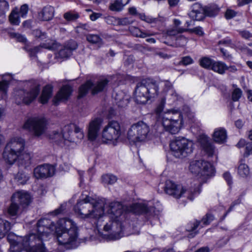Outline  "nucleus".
Instances as JSON below:
<instances>
[{"mask_svg":"<svg viewBox=\"0 0 252 252\" xmlns=\"http://www.w3.org/2000/svg\"><path fill=\"white\" fill-rule=\"evenodd\" d=\"M223 178L227 182L228 185L230 186L232 184V177L229 173L225 172L223 175Z\"/></svg>","mask_w":252,"mask_h":252,"instance_id":"nucleus-51","label":"nucleus"},{"mask_svg":"<svg viewBox=\"0 0 252 252\" xmlns=\"http://www.w3.org/2000/svg\"><path fill=\"white\" fill-rule=\"evenodd\" d=\"M25 141L20 137L12 138L7 144L3 153L4 160L9 164L16 161L30 160L32 156L25 152Z\"/></svg>","mask_w":252,"mask_h":252,"instance_id":"nucleus-3","label":"nucleus"},{"mask_svg":"<svg viewBox=\"0 0 252 252\" xmlns=\"http://www.w3.org/2000/svg\"><path fill=\"white\" fill-rule=\"evenodd\" d=\"M204 9L205 15L210 17L215 16L219 11V8L215 5L206 7Z\"/></svg>","mask_w":252,"mask_h":252,"instance_id":"nucleus-38","label":"nucleus"},{"mask_svg":"<svg viewBox=\"0 0 252 252\" xmlns=\"http://www.w3.org/2000/svg\"><path fill=\"white\" fill-rule=\"evenodd\" d=\"M168 1L171 6H174L179 3L180 0H168Z\"/></svg>","mask_w":252,"mask_h":252,"instance_id":"nucleus-63","label":"nucleus"},{"mask_svg":"<svg viewBox=\"0 0 252 252\" xmlns=\"http://www.w3.org/2000/svg\"><path fill=\"white\" fill-rule=\"evenodd\" d=\"M14 37L19 42H25L27 40L24 36L19 33H14Z\"/></svg>","mask_w":252,"mask_h":252,"instance_id":"nucleus-54","label":"nucleus"},{"mask_svg":"<svg viewBox=\"0 0 252 252\" xmlns=\"http://www.w3.org/2000/svg\"><path fill=\"white\" fill-rule=\"evenodd\" d=\"M65 206H66V204H62L60 207L59 208H57V209H56L53 212V213L55 215H57L58 214H61L63 212V211H64V210L65 209Z\"/></svg>","mask_w":252,"mask_h":252,"instance_id":"nucleus-53","label":"nucleus"},{"mask_svg":"<svg viewBox=\"0 0 252 252\" xmlns=\"http://www.w3.org/2000/svg\"><path fill=\"white\" fill-rule=\"evenodd\" d=\"M241 36L245 39H249L252 36V35L248 31H244L240 32Z\"/></svg>","mask_w":252,"mask_h":252,"instance_id":"nucleus-55","label":"nucleus"},{"mask_svg":"<svg viewBox=\"0 0 252 252\" xmlns=\"http://www.w3.org/2000/svg\"><path fill=\"white\" fill-rule=\"evenodd\" d=\"M165 102L162 100L156 109L157 120L169 133H177L182 127L184 121L181 113L177 110L164 111Z\"/></svg>","mask_w":252,"mask_h":252,"instance_id":"nucleus-2","label":"nucleus"},{"mask_svg":"<svg viewBox=\"0 0 252 252\" xmlns=\"http://www.w3.org/2000/svg\"><path fill=\"white\" fill-rule=\"evenodd\" d=\"M78 14L72 11L67 12L63 15V18L67 21H74L78 18Z\"/></svg>","mask_w":252,"mask_h":252,"instance_id":"nucleus-40","label":"nucleus"},{"mask_svg":"<svg viewBox=\"0 0 252 252\" xmlns=\"http://www.w3.org/2000/svg\"><path fill=\"white\" fill-rule=\"evenodd\" d=\"M107 79H103L96 85H94L91 81H88L85 84L82 85L79 89V97L84 96L89 89H92L93 94H95L102 91L108 83Z\"/></svg>","mask_w":252,"mask_h":252,"instance_id":"nucleus-13","label":"nucleus"},{"mask_svg":"<svg viewBox=\"0 0 252 252\" xmlns=\"http://www.w3.org/2000/svg\"><path fill=\"white\" fill-rule=\"evenodd\" d=\"M101 16V14L99 13H93L90 15V18L92 21H94L100 17Z\"/></svg>","mask_w":252,"mask_h":252,"instance_id":"nucleus-59","label":"nucleus"},{"mask_svg":"<svg viewBox=\"0 0 252 252\" xmlns=\"http://www.w3.org/2000/svg\"><path fill=\"white\" fill-rule=\"evenodd\" d=\"M130 31L134 36L141 38H145L147 36L155 34L153 33H150L149 32H143L139 29L136 27H131L130 29Z\"/></svg>","mask_w":252,"mask_h":252,"instance_id":"nucleus-32","label":"nucleus"},{"mask_svg":"<svg viewBox=\"0 0 252 252\" xmlns=\"http://www.w3.org/2000/svg\"><path fill=\"white\" fill-rule=\"evenodd\" d=\"M214 61V60L205 57L200 59L199 64L204 68L211 70V67Z\"/></svg>","mask_w":252,"mask_h":252,"instance_id":"nucleus-34","label":"nucleus"},{"mask_svg":"<svg viewBox=\"0 0 252 252\" xmlns=\"http://www.w3.org/2000/svg\"><path fill=\"white\" fill-rule=\"evenodd\" d=\"M30 179V175L23 172H19L14 177V181L19 185L26 184Z\"/></svg>","mask_w":252,"mask_h":252,"instance_id":"nucleus-30","label":"nucleus"},{"mask_svg":"<svg viewBox=\"0 0 252 252\" xmlns=\"http://www.w3.org/2000/svg\"><path fill=\"white\" fill-rule=\"evenodd\" d=\"M123 7L124 6L117 0H115V1L110 5V9L112 11H121Z\"/></svg>","mask_w":252,"mask_h":252,"instance_id":"nucleus-44","label":"nucleus"},{"mask_svg":"<svg viewBox=\"0 0 252 252\" xmlns=\"http://www.w3.org/2000/svg\"><path fill=\"white\" fill-rule=\"evenodd\" d=\"M52 93V87L50 85L46 86L43 89L41 95L40 97V101L42 104L47 102L51 97Z\"/></svg>","mask_w":252,"mask_h":252,"instance_id":"nucleus-28","label":"nucleus"},{"mask_svg":"<svg viewBox=\"0 0 252 252\" xmlns=\"http://www.w3.org/2000/svg\"><path fill=\"white\" fill-rule=\"evenodd\" d=\"M238 174L243 178H246L250 175L249 166L245 163H241L238 168Z\"/></svg>","mask_w":252,"mask_h":252,"instance_id":"nucleus-33","label":"nucleus"},{"mask_svg":"<svg viewBox=\"0 0 252 252\" xmlns=\"http://www.w3.org/2000/svg\"><path fill=\"white\" fill-rule=\"evenodd\" d=\"M87 39L89 42L93 44H102L101 39L96 34H89L87 36Z\"/></svg>","mask_w":252,"mask_h":252,"instance_id":"nucleus-39","label":"nucleus"},{"mask_svg":"<svg viewBox=\"0 0 252 252\" xmlns=\"http://www.w3.org/2000/svg\"><path fill=\"white\" fill-rule=\"evenodd\" d=\"M239 5H243L252 1V0H238Z\"/></svg>","mask_w":252,"mask_h":252,"instance_id":"nucleus-62","label":"nucleus"},{"mask_svg":"<svg viewBox=\"0 0 252 252\" xmlns=\"http://www.w3.org/2000/svg\"><path fill=\"white\" fill-rule=\"evenodd\" d=\"M121 135L120 124L115 121L109 122L103 128L101 137L104 142L117 141Z\"/></svg>","mask_w":252,"mask_h":252,"instance_id":"nucleus-11","label":"nucleus"},{"mask_svg":"<svg viewBox=\"0 0 252 252\" xmlns=\"http://www.w3.org/2000/svg\"><path fill=\"white\" fill-rule=\"evenodd\" d=\"M187 43V39L184 36L180 35L176 39V44L180 46H183Z\"/></svg>","mask_w":252,"mask_h":252,"instance_id":"nucleus-47","label":"nucleus"},{"mask_svg":"<svg viewBox=\"0 0 252 252\" xmlns=\"http://www.w3.org/2000/svg\"><path fill=\"white\" fill-rule=\"evenodd\" d=\"M199 140L203 150L208 156H212L215 153V149L214 147L208 142V137L205 135H202Z\"/></svg>","mask_w":252,"mask_h":252,"instance_id":"nucleus-21","label":"nucleus"},{"mask_svg":"<svg viewBox=\"0 0 252 252\" xmlns=\"http://www.w3.org/2000/svg\"><path fill=\"white\" fill-rule=\"evenodd\" d=\"M193 63V59L189 56H185L182 58L179 62V64L188 65Z\"/></svg>","mask_w":252,"mask_h":252,"instance_id":"nucleus-45","label":"nucleus"},{"mask_svg":"<svg viewBox=\"0 0 252 252\" xmlns=\"http://www.w3.org/2000/svg\"><path fill=\"white\" fill-rule=\"evenodd\" d=\"M89 26L87 24H81L76 27V32L78 33H84L83 30L89 31Z\"/></svg>","mask_w":252,"mask_h":252,"instance_id":"nucleus-48","label":"nucleus"},{"mask_svg":"<svg viewBox=\"0 0 252 252\" xmlns=\"http://www.w3.org/2000/svg\"><path fill=\"white\" fill-rule=\"evenodd\" d=\"M214 220V216L211 214H207L200 221L194 220L188 223L186 229L189 232L195 231L198 228L203 227L208 225Z\"/></svg>","mask_w":252,"mask_h":252,"instance_id":"nucleus-15","label":"nucleus"},{"mask_svg":"<svg viewBox=\"0 0 252 252\" xmlns=\"http://www.w3.org/2000/svg\"><path fill=\"white\" fill-rule=\"evenodd\" d=\"M77 43L74 41H70L63 49L60 50L59 54L61 58H67L70 56L72 51L76 49Z\"/></svg>","mask_w":252,"mask_h":252,"instance_id":"nucleus-24","label":"nucleus"},{"mask_svg":"<svg viewBox=\"0 0 252 252\" xmlns=\"http://www.w3.org/2000/svg\"><path fill=\"white\" fill-rule=\"evenodd\" d=\"M12 225L6 220L0 219V239L3 238L10 230Z\"/></svg>","mask_w":252,"mask_h":252,"instance_id":"nucleus-25","label":"nucleus"},{"mask_svg":"<svg viewBox=\"0 0 252 252\" xmlns=\"http://www.w3.org/2000/svg\"><path fill=\"white\" fill-rule=\"evenodd\" d=\"M246 141L245 139H241L240 140L239 142L237 144V147L238 148H241L244 147L245 145H246Z\"/></svg>","mask_w":252,"mask_h":252,"instance_id":"nucleus-60","label":"nucleus"},{"mask_svg":"<svg viewBox=\"0 0 252 252\" xmlns=\"http://www.w3.org/2000/svg\"><path fill=\"white\" fill-rule=\"evenodd\" d=\"M48 122L43 116L32 117L27 119L22 128L32 133L33 136L39 137L43 135L47 129Z\"/></svg>","mask_w":252,"mask_h":252,"instance_id":"nucleus-9","label":"nucleus"},{"mask_svg":"<svg viewBox=\"0 0 252 252\" xmlns=\"http://www.w3.org/2000/svg\"><path fill=\"white\" fill-rule=\"evenodd\" d=\"M158 93V86L155 81L151 79H144L136 86L134 99L138 104H145L148 101L156 98Z\"/></svg>","mask_w":252,"mask_h":252,"instance_id":"nucleus-5","label":"nucleus"},{"mask_svg":"<svg viewBox=\"0 0 252 252\" xmlns=\"http://www.w3.org/2000/svg\"><path fill=\"white\" fill-rule=\"evenodd\" d=\"M19 211V205L11 197V203L6 208L7 215L10 217H16L18 215Z\"/></svg>","mask_w":252,"mask_h":252,"instance_id":"nucleus-26","label":"nucleus"},{"mask_svg":"<svg viewBox=\"0 0 252 252\" xmlns=\"http://www.w3.org/2000/svg\"><path fill=\"white\" fill-rule=\"evenodd\" d=\"M9 20L13 25H19L20 23V15L18 8L13 9L9 16Z\"/></svg>","mask_w":252,"mask_h":252,"instance_id":"nucleus-31","label":"nucleus"},{"mask_svg":"<svg viewBox=\"0 0 252 252\" xmlns=\"http://www.w3.org/2000/svg\"><path fill=\"white\" fill-rule=\"evenodd\" d=\"M189 31L191 32H194L199 36L202 35L203 34L202 29L200 27H197L191 29H189Z\"/></svg>","mask_w":252,"mask_h":252,"instance_id":"nucleus-50","label":"nucleus"},{"mask_svg":"<svg viewBox=\"0 0 252 252\" xmlns=\"http://www.w3.org/2000/svg\"><path fill=\"white\" fill-rule=\"evenodd\" d=\"M138 16L142 20L149 23L159 25L163 21L162 17L153 18L151 16L146 15L145 14H138Z\"/></svg>","mask_w":252,"mask_h":252,"instance_id":"nucleus-29","label":"nucleus"},{"mask_svg":"<svg viewBox=\"0 0 252 252\" xmlns=\"http://www.w3.org/2000/svg\"><path fill=\"white\" fill-rule=\"evenodd\" d=\"M189 15L193 20L200 21L205 16L204 8L199 3H194L192 5Z\"/></svg>","mask_w":252,"mask_h":252,"instance_id":"nucleus-18","label":"nucleus"},{"mask_svg":"<svg viewBox=\"0 0 252 252\" xmlns=\"http://www.w3.org/2000/svg\"><path fill=\"white\" fill-rule=\"evenodd\" d=\"M8 87V82L5 80H2L0 82V93L2 94V98L6 95L7 89Z\"/></svg>","mask_w":252,"mask_h":252,"instance_id":"nucleus-42","label":"nucleus"},{"mask_svg":"<svg viewBox=\"0 0 252 252\" xmlns=\"http://www.w3.org/2000/svg\"><path fill=\"white\" fill-rule=\"evenodd\" d=\"M170 149L174 156L178 158L186 157L192 153L194 144L185 138H178L172 141Z\"/></svg>","mask_w":252,"mask_h":252,"instance_id":"nucleus-10","label":"nucleus"},{"mask_svg":"<svg viewBox=\"0 0 252 252\" xmlns=\"http://www.w3.org/2000/svg\"><path fill=\"white\" fill-rule=\"evenodd\" d=\"M186 31H187V30L183 28H175L168 30L166 34L168 36H175L178 33L183 32Z\"/></svg>","mask_w":252,"mask_h":252,"instance_id":"nucleus-41","label":"nucleus"},{"mask_svg":"<svg viewBox=\"0 0 252 252\" xmlns=\"http://www.w3.org/2000/svg\"><path fill=\"white\" fill-rule=\"evenodd\" d=\"M54 8L50 5L45 6L42 10L39 13V19L43 21H49L51 20L54 16Z\"/></svg>","mask_w":252,"mask_h":252,"instance_id":"nucleus-20","label":"nucleus"},{"mask_svg":"<svg viewBox=\"0 0 252 252\" xmlns=\"http://www.w3.org/2000/svg\"><path fill=\"white\" fill-rule=\"evenodd\" d=\"M72 92L71 88L68 85L63 86L59 91L54 98V103L59 101H64L68 99Z\"/></svg>","mask_w":252,"mask_h":252,"instance_id":"nucleus-19","label":"nucleus"},{"mask_svg":"<svg viewBox=\"0 0 252 252\" xmlns=\"http://www.w3.org/2000/svg\"><path fill=\"white\" fill-rule=\"evenodd\" d=\"M102 123V120L99 118L93 119L89 122L87 129V137L90 141L94 142L98 137Z\"/></svg>","mask_w":252,"mask_h":252,"instance_id":"nucleus-14","label":"nucleus"},{"mask_svg":"<svg viewBox=\"0 0 252 252\" xmlns=\"http://www.w3.org/2000/svg\"><path fill=\"white\" fill-rule=\"evenodd\" d=\"M118 23L122 25H127L131 23V21H130L127 18H125L120 19Z\"/></svg>","mask_w":252,"mask_h":252,"instance_id":"nucleus-56","label":"nucleus"},{"mask_svg":"<svg viewBox=\"0 0 252 252\" xmlns=\"http://www.w3.org/2000/svg\"><path fill=\"white\" fill-rule=\"evenodd\" d=\"M227 133L224 128L219 127L216 128L213 134L214 140L218 143L221 144L226 142Z\"/></svg>","mask_w":252,"mask_h":252,"instance_id":"nucleus-22","label":"nucleus"},{"mask_svg":"<svg viewBox=\"0 0 252 252\" xmlns=\"http://www.w3.org/2000/svg\"><path fill=\"white\" fill-rule=\"evenodd\" d=\"M126 211L136 214L148 213V209L146 205L142 203H134L126 209Z\"/></svg>","mask_w":252,"mask_h":252,"instance_id":"nucleus-23","label":"nucleus"},{"mask_svg":"<svg viewBox=\"0 0 252 252\" xmlns=\"http://www.w3.org/2000/svg\"><path fill=\"white\" fill-rule=\"evenodd\" d=\"M236 15V12L232 10L228 9L226 10L225 16L226 19H230L234 17Z\"/></svg>","mask_w":252,"mask_h":252,"instance_id":"nucleus-52","label":"nucleus"},{"mask_svg":"<svg viewBox=\"0 0 252 252\" xmlns=\"http://www.w3.org/2000/svg\"><path fill=\"white\" fill-rule=\"evenodd\" d=\"M152 136L150 126L143 121L133 124L127 130L126 134L129 141L135 144L147 142Z\"/></svg>","mask_w":252,"mask_h":252,"instance_id":"nucleus-6","label":"nucleus"},{"mask_svg":"<svg viewBox=\"0 0 252 252\" xmlns=\"http://www.w3.org/2000/svg\"><path fill=\"white\" fill-rule=\"evenodd\" d=\"M189 171L196 176L199 181L195 184L194 188H196L199 185V192L201 183L205 182L206 180L215 175V169L213 165L204 160H193L190 163L189 166Z\"/></svg>","mask_w":252,"mask_h":252,"instance_id":"nucleus-7","label":"nucleus"},{"mask_svg":"<svg viewBox=\"0 0 252 252\" xmlns=\"http://www.w3.org/2000/svg\"><path fill=\"white\" fill-rule=\"evenodd\" d=\"M195 252H209V249L207 247H202L197 250Z\"/></svg>","mask_w":252,"mask_h":252,"instance_id":"nucleus-64","label":"nucleus"},{"mask_svg":"<svg viewBox=\"0 0 252 252\" xmlns=\"http://www.w3.org/2000/svg\"><path fill=\"white\" fill-rule=\"evenodd\" d=\"M220 51L223 54V58L225 59H230L232 57L231 55L229 54V53L227 52V51L223 48L220 49Z\"/></svg>","mask_w":252,"mask_h":252,"instance_id":"nucleus-58","label":"nucleus"},{"mask_svg":"<svg viewBox=\"0 0 252 252\" xmlns=\"http://www.w3.org/2000/svg\"><path fill=\"white\" fill-rule=\"evenodd\" d=\"M84 137L83 130L74 125L64 126L60 130H54L49 134L50 139L61 146L82 140Z\"/></svg>","mask_w":252,"mask_h":252,"instance_id":"nucleus-4","label":"nucleus"},{"mask_svg":"<svg viewBox=\"0 0 252 252\" xmlns=\"http://www.w3.org/2000/svg\"><path fill=\"white\" fill-rule=\"evenodd\" d=\"M231 43V40H230L229 39H227V38L221 40L220 41V42H219V44H223L227 45H230Z\"/></svg>","mask_w":252,"mask_h":252,"instance_id":"nucleus-61","label":"nucleus"},{"mask_svg":"<svg viewBox=\"0 0 252 252\" xmlns=\"http://www.w3.org/2000/svg\"><path fill=\"white\" fill-rule=\"evenodd\" d=\"M33 34L38 38H43L45 36L44 33H42L41 31L39 30H35L33 32Z\"/></svg>","mask_w":252,"mask_h":252,"instance_id":"nucleus-57","label":"nucleus"},{"mask_svg":"<svg viewBox=\"0 0 252 252\" xmlns=\"http://www.w3.org/2000/svg\"><path fill=\"white\" fill-rule=\"evenodd\" d=\"M104 200L93 198L83 193L74 207L75 214L83 219H97L96 226L102 225V221L108 220L103 226V230L108 234L99 232V236L107 241L116 240L122 237L123 230L120 217L124 213V206L119 202L109 203L107 211L109 216L104 215Z\"/></svg>","mask_w":252,"mask_h":252,"instance_id":"nucleus-1","label":"nucleus"},{"mask_svg":"<svg viewBox=\"0 0 252 252\" xmlns=\"http://www.w3.org/2000/svg\"><path fill=\"white\" fill-rule=\"evenodd\" d=\"M165 193L176 199L185 198L192 200L199 193V185L196 188L186 189L182 185L177 184L171 180H167L165 183Z\"/></svg>","mask_w":252,"mask_h":252,"instance_id":"nucleus-8","label":"nucleus"},{"mask_svg":"<svg viewBox=\"0 0 252 252\" xmlns=\"http://www.w3.org/2000/svg\"><path fill=\"white\" fill-rule=\"evenodd\" d=\"M227 66L224 63L215 61L213 66H212L211 70L220 74H223L227 70Z\"/></svg>","mask_w":252,"mask_h":252,"instance_id":"nucleus-27","label":"nucleus"},{"mask_svg":"<svg viewBox=\"0 0 252 252\" xmlns=\"http://www.w3.org/2000/svg\"><path fill=\"white\" fill-rule=\"evenodd\" d=\"M9 9L8 3L5 0H0V17L1 22H3L5 18V13Z\"/></svg>","mask_w":252,"mask_h":252,"instance_id":"nucleus-35","label":"nucleus"},{"mask_svg":"<svg viewBox=\"0 0 252 252\" xmlns=\"http://www.w3.org/2000/svg\"><path fill=\"white\" fill-rule=\"evenodd\" d=\"M39 91V86H34L30 92L26 93L24 90H19L16 92V102L18 104L22 102L29 104L36 97Z\"/></svg>","mask_w":252,"mask_h":252,"instance_id":"nucleus-12","label":"nucleus"},{"mask_svg":"<svg viewBox=\"0 0 252 252\" xmlns=\"http://www.w3.org/2000/svg\"><path fill=\"white\" fill-rule=\"evenodd\" d=\"M101 179L104 184L111 185L116 182L117 178L112 174H106L102 176Z\"/></svg>","mask_w":252,"mask_h":252,"instance_id":"nucleus-37","label":"nucleus"},{"mask_svg":"<svg viewBox=\"0 0 252 252\" xmlns=\"http://www.w3.org/2000/svg\"><path fill=\"white\" fill-rule=\"evenodd\" d=\"M28 12V6L27 4H24L20 7L19 14L22 18H25Z\"/></svg>","mask_w":252,"mask_h":252,"instance_id":"nucleus-46","label":"nucleus"},{"mask_svg":"<svg viewBox=\"0 0 252 252\" xmlns=\"http://www.w3.org/2000/svg\"><path fill=\"white\" fill-rule=\"evenodd\" d=\"M55 173L54 167L49 164L39 165L34 168L33 175L36 179L52 176Z\"/></svg>","mask_w":252,"mask_h":252,"instance_id":"nucleus-16","label":"nucleus"},{"mask_svg":"<svg viewBox=\"0 0 252 252\" xmlns=\"http://www.w3.org/2000/svg\"><path fill=\"white\" fill-rule=\"evenodd\" d=\"M41 47H43L46 49H50L51 46L49 45L43 44L41 47H35L34 48H29L26 47L27 51L29 52V55L31 58H35L36 54L40 51Z\"/></svg>","mask_w":252,"mask_h":252,"instance_id":"nucleus-36","label":"nucleus"},{"mask_svg":"<svg viewBox=\"0 0 252 252\" xmlns=\"http://www.w3.org/2000/svg\"><path fill=\"white\" fill-rule=\"evenodd\" d=\"M250 155H252V142L247 143L244 153L245 157H248Z\"/></svg>","mask_w":252,"mask_h":252,"instance_id":"nucleus-49","label":"nucleus"},{"mask_svg":"<svg viewBox=\"0 0 252 252\" xmlns=\"http://www.w3.org/2000/svg\"><path fill=\"white\" fill-rule=\"evenodd\" d=\"M242 92L239 88H235L232 92V98L233 101H238L241 97Z\"/></svg>","mask_w":252,"mask_h":252,"instance_id":"nucleus-43","label":"nucleus"},{"mask_svg":"<svg viewBox=\"0 0 252 252\" xmlns=\"http://www.w3.org/2000/svg\"><path fill=\"white\" fill-rule=\"evenodd\" d=\"M11 197L17 203L23 206H28L32 201L31 195L26 191L19 190L14 192Z\"/></svg>","mask_w":252,"mask_h":252,"instance_id":"nucleus-17","label":"nucleus"}]
</instances>
